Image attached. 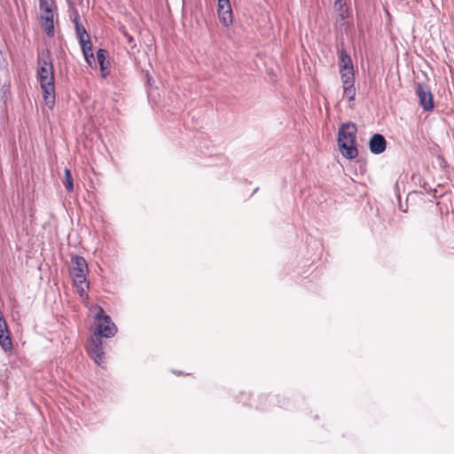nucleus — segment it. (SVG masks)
Returning <instances> with one entry per match:
<instances>
[{
	"label": "nucleus",
	"instance_id": "f257e3e1",
	"mask_svg": "<svg viewBox=\"0 0 454 454\" xmlns=\"http://www.w3.org/2000/svg\"><path fill=\"white\" fill-rule=\"evenodd\" d=\"M37 65V77L43 90V101L50 109H52L55 105L54 71L48 50L38 52Z\"/></svg>",
	"mask_w": 454,
	"mask_h": 454
},
{
	"label": "nucleus",
	"instance_id": "f03ea898",
	"mask_svg": "<svg viewBox=\"0 0 454 454\" xmlns=\"http://www.w3.org/2000/svg\"><path fill=\"white\" fill-rule=\"evenodd\" d=\"M356 126L353 122L341 124L338 131V145L341 155L348 160L357 157L358 150L356 145Z\"/></svg>",
	"mask_w": 454,
	"mask_h": 454
},
{
	"label": "nucleus",
	"instance_id": "7ed1b4c3",
	"mask_svg": "<svg viewBox=\"0 0 454 454\" xmlns=\"http://www.w3.org/2000/svg\"><path fill=\"white\" fill-rule=\"evenodd\" d=\"M87 273L88 265L86 260L80 255L72 256L70 274L74 285L78 287L81 295L84 292L85 288L89 287V284L86 280Z\"/></svg>",
	"mask_w": 454,
	"mask_h": 454
},
{
	"label": "nucleus",
	"instance_id": "20e7f679",
	"mask_svg": "<svg viewBox=\"0 0 454 454\" xmlns=\"http://www.w3.org/2000/svg\"><path fill=\"white\" fill-rule=\"evenodd\" d=\"M416 95L419 98V105L426 112H430L434 109L433 95L428 85L419 83L416 86Z\"/></svg>",
	"mask_w": 454,
	"mask_h": 454
},
{
	"label": "nucleus",
	"instance_id": "39448f33",
	"mask_svg": "<svg viewBox=\"0 0 454 454\" xmlns=\"http://www.w3.org/2000/svg\"><path fill=\"white\" fill-rule=\"evenodd\" d=\"M89 352L94 362L98 365L104 367L106 362L103 352V342L102 340L99 339V337L91 338Z\"/></svg>",
	"mask_w": 454,
	"mask_h": 454
},
{
	"label": "nucleus",
	"instance_id": "423d86ee",
	"mask_svg": "<svg viewBox=\"0 0 454 454\" xmlns=\"http://www.w3.org/2000/svg\"><path fill=\"white\" fill-rule=\"evenodd\" d=\"M116 333L117 327L115 324L109 316H106L104 321L98 322L94 337H99V339L102 340V337L111 338L114 336Z\"/></svg>",
	"mask_w": 454,
	"mask_h": 454
},
{
	"label": "nucleus",
	"instance_id": "0eeeda50",
	"mask_svg": "<svg viewBox=\"0 0 454 454\" xmlns=\"http://www.w3.org/2000/svg\"><path fill=\"white\" fill-rule=\"evenodd\" d=\"M387 147V141L381 134H374L369 141V148L372 153H382Z\"/></svg>",
	"mask_w": 454,
	"mask_h": 454
},
{
	"label": "nucleus",
	"instance_id": "6e6552de",
	"mask_svg": "<svg viewBox=\"0 0 454 454\" xmlns=\"http://www.w3.org/2000/svg\"><path fill=\"white\" fill-rule=\"evenodd\" d=\"M0 346L4 351H9L12 348V340L8 333L7 325L2 314H0Z\"/></svg>",
	"mask_w": 454,
	"mask_h": 454
},
{
	"label": "nucleus",
	"instance_id": "1a4fd4ad",
	"mask_svg": "<svg viewBox=\"0 0 454 454\" xmlns=\"http://www.w3.org/2000/svg\"><path fill=\"white\" fill-rule=\"evenodd\" d=\"M338 53L340 59V72H343L348 69H354L352 59L346 50H339Z\"/></svg>",
	"mask_w": 454,
	"mask_h": 454
},
{
	"label": "nucleus",
	"instance_id": "9d476101",
	"mask_svg": "<svg viewBox=\"0 0 454 454\" xmlns=\"http://www.w3.org/2000/svg\"><path fill=\"white\" fill-rule=\"evenodd\" d=\"M42 27L48 36L54 35L53 13H46L42 16Z\"/></svg>",
	"mask_w": 454,
	"mask_h": 454
},
{
	"label": "nucleus",
	"instance_id": "9b49d317",
	"mask_svg": "<svg viewBox=\"0 0 454 454\" xmlns=\"http://www.w3.org/2000/svg\"><path fill=\"white\" fill-rule=\"evenodd\" d=\"M217 13L220 22L224 27H229L232 24V11L231 7L224 9H217Z\"/></svg>",
	"mask_w": 454,
	"mask_h": 454
},
{
	"label": "nucleus",
	"instance_id": "f8f14e48",
	"mask_svg": "<svg viewBox=\"0 0 454 454\" xmlns=\"http://www.w3.org/2000/svg\"><path fill=\"white\" fill-rule=\"evenodd\" d=\"M74 23L75 26V32H76V36H77L78 40L82 41L85 38H88L89 35H88L85 27H83V25L80 22V16L77 12L74 14Z\"/></svg>",
	"mask_w": 454,
	"mask_h": 454
},
{
	"label": "nucleus",
	"instance_id": "ddd939ff",
	"mask_svg": "<svg viewBox=\"0 0 454 454\" xmlns=\"http://www.w3.org/2000/svg\"><path fill=\"white\" fill-rule=\"evenodd\" d=\"M341 76V82L343 86L355 85V74L354 69H348L343 72H340Z\"/></svg>",
	"mask_w": 454,
	"mask_h": 454
},
{
	"label": "nucleus",
	"instance_id": "4468645a",
	"mask_svg": "<svg viewBox=\"0 0 454 454\" xmlns=\"http://www.w3.org/2000/svg\"><path fill=\"white\" fill-rule=\"evenodd\" d=\"M107 54H108L107 51H106L104 49H99L97 51V59H98V64L100 66V69H101L103 77L106 76V73H105V69H106L105 62H106Z\"/></svg>",
	"mask_w": 454,
	"mask_h": 454
},
{
	"label": "nucleus",
	"instance_id": "2eb2a0df",
	"mask_svg": "<svg viewBox=\"0 0 454 454\" xmlns=\"http://www.w3.org/2000/svg\"><path fill=\"white\" fill-rule=\"evenodd\" d=\"M63 184L68 192H73V190H74L73 177H72L71 171L69 168H65V178L63 181Z\"/></svg>",
	"mask_w": 454,
	"mask_h": 454
},
{
	"label": "nucleus",
	"instance_id": "dca6fc26",
	"mask_svg": "<svg viewBox=\"0 0 454 454\" xmlns=\"http://www.w3.org/2000/svg\"><path fill=\"white\" fill-rule=\"evenodd\" d=\"M53 2L51 0H39V7L42 12L46 13L52 12Z\"/></svg>",
	"mask_w": 454,
	"mask_h": 454
},
{
	"label": "nucleus",
	"instance_id": "f3484780",
	"mask_svg": "<svg viewBox=\"0 0 454 454\" xmlns=\"http://www.w3.org/2000/svg\"><path fill=\"white\" fill-rule=\"evenodd\" d=\"M83 55H88V52H93L92 43L90 40V36L82 41H79Z\"/></svg>",
	"mask_w": 454,
	"mask_h": 454
},
{
	"label": "nucleus",
	"instance_id": "a211bd4d",
	"mask_svg": "<svg viewBox=\"0 0 454 454\" xmlns=\"http://www.w3.org/2000/svg\"><path fill=\"white\" fill-rule=\"evenodd\" d=\"M343 95L348 98V101H352L356 97L355 85L343 86Z\"/></svg>",
	"mask_w": 454,
	"mask_h": 454
},
{
	"label": "nucleus",
	"instance_id": "6ab92c4d",
	"mask_svg": "<svg viewBox=\"0 0 454 454\" xmlns=\"http://www.w3.org/2000/svg\"><path fill=\"white\" fill-rule=\"evenodd\" d=\"M120 32L122 34V35L125 37L126 41L128 43L131 44L132 43H134V38L131 35H129L128 33V31L126 30V28L124 27H121L120 28Z\"/></svg>",
	"mask_w": 454,
	"mask_h": 454
},
{
	"label": "nucleus",
	"instance_id": "aec40b11",
	"mask_svg": "<svg viewBox=\"0 0 454 454\" xmlns=\"http://www.w3.org/2000/svg\"><path fill=\"white\" fill-rule=\"evenodd\" d=\"M107 316L105 314L104 309L101 307H98V311L95 315V318L100 322L105 320V317Z\"/></svg>",
	"mask_w": 454,
	"mask_h": 454
},
{
	"label": "nucleus",
	"instance_id": "412c9836",
	"mask_svg": "<svg viewBox=\"0 0 454 454\" xmlns=\"http://www.w3.org/2000/svg\"><path fill=\"white\" fill-rule=\"evenodd\" d=\"M217 9H226L231 7L230 0H217Z\"/></svg>",
	"mask_w": 454,
	"mask_h": 454
},
{
	"label": "nucleus",
	"instance_id": "4be33fe9",
	"mask_svg": "<svg viewBox=\"0 0 454 454\" xmlns=\"http://www.w3.org/2000/svg\"><path fill=\"white\" fill-rule=\"evenodd\" d=\"M83 56L89 65H91V61L95 60L93 52H88V55H83Z\"/></svg>",
	"mask_w": 454,
	"mask_h": 454
},
{
	"label": "nucleus",
	"instance_id": "5701e85b",
	"mask_svg": "<svg viewBox=\"0 0 454 454\" xmlns=\"http://www.w3.org/2000/svg\"><path fill=\"white\" fill-rule=\"evenodd\" d=\"M341 3H342V0H335L334 4H335V6L340 5V7L341 8Z\"/></svg>",
	"mask_w": 454,
	"mask_h": 454
},
{
	"label": "nucleus",
	"instance_id": "b1692460",
	"mask_svg": "<svg viewBox=\"0 0 454 454\" xmlns=\"http://www.w3.org/2000/svg\"><path fill=\"white\" fill-rule=\"evenodd\" d=\"M147 82L151 84V82L153 81V78L149 75V74H146Z\"/></svg>",
	"mask_w": 454,
	"mask_h": 454
},
{
	"label": "nucleus",
	"instance_id": "393cba45",
	"mask_svg": "<svg viewBox=\"0 0 454 454\" xmlns=\"http://www.w3.org/2000/svg\"><path fill=\"white\" fill-rule=\"evenodd\" d=\"M1 67H2L0 66V68H1Z\"/></svg>",
	"mask_w": 454,
	"mask_h": 454
}]
</instances>
